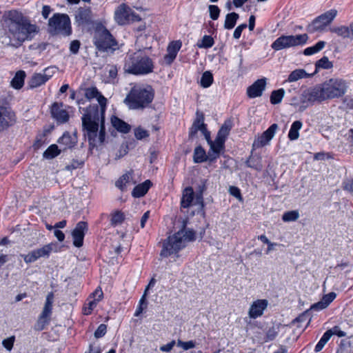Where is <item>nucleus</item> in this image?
I'll return each instance as SVG.
<instances>
[{
  "label": "nucleus",
  "instance_id": "f257e3e1",
  "mask_svg": "<svg viewBox=\"0 0 353 353\" xmlns=\"http://www.w3.org/2000/svg\"><path fill=\"white\" fill-rule=\"evenodd\" d=\"M85 97L88 99L97 98L101 106V118L97 105H90L83 110L84 111L82 117L83 128L85 132V135L88 139L90 145L94 148L97 146V143H103L105 140V130L103 114L107 99L96 88L87 89Z\"/></svg>",
  "mask_w": 353,
  "mask_h": 353
},
{
  "label": "nucleus",
  "instance_id": "f03ea898",
  "mask_svg": "<svg viewBox=\"0 0 353 353\" xmlns=\"http://www.w3.org/2000/svg\"><path fill=\"white\" fill-rule=\"evenodd\" d=\"M3 17L7 32L1 37V43L4 46L17 48L38 32V27L16 10L6 12Z\"/></svg>",
  "mask_w": 353,
  "mask_h": 353
},
{
  "label": "nucleus",
  "instance_id": "7ed1b4c3",
  "mask_svg": "<svg viewBox=\"0 0 353 353\" xmlns=\"http://www.w3.org/2000/svg\"><path fill=\"white\" fill-rule=\"evenodd\" d=\"M195 239V232L192 230L186 229L185 225L181 230L172 236H169L163 244V249L160 255L168 257L172 254H177L183 249L187 243Z\"/></svg>",
  "mask_w": 353,
  "mask_h": 353
},
{
  "label": "nucleus",
  "instance_id": "20e7f679",
  "mask_svg": "<svg viewBox=\"0 0 353 353\" xmlns=\"http://www.w3.org/2000/svg\"><path fill=\"white\" fill-rule=\"evenodd\" d=\"M154 92L150 85H135L124 99V103L132 110H143L152 101Z\"/></svg>",
  "mask_w": 353,
  "mask_h": 353
},
{
  "label": "nucleus",
  "instance_id": "39448f33",
  "mask_svg": "<svg viewBox=\"0 0 353 353\" xmlns=\"http://www.w3.org/2000/svg\"><path fill=\"white\" fill-rule=\"evenodd\" d=\"M125 72L136 75H143L153 71L152 60L141 51L130 54L125 59Z\"/></svg>",
  "mask_w": 353,
  "mask_h": 353
},
{
  "label": "nucleus",
  "instance_id": "423d86ee",
  "mask_svg": "<svg viewBox=\"0 0 353 353\" xmlns=\"http://www.w3.org/2000/svg\"><path fill=\"white\" fill-rule=\"evenodd\" d=\"M94 43L96 48L102 52H114L118 49V43L105 28H98L94 34Z\"/></svg>",
  "mask_w": 353,
  "mask_h": 353
},
{
  "label": "nucleus",
  "instance_id": "0eeeda50",
  "mask_svg": "<svg viewBox=\"0 0 353 353\" xmlns=\"http://www.w3.org/2000/svg\"><path fill=\"white\" fill-rule=\"evenodd\" d=\"M327 99H338L347 92L348 83L340 78H332L322 83Z\"/></svg>",
  "mask_w": 353,
  "mask_h": 353
},
{
  "label": "nucleus",
  "instance_id": "6e6552de",
  "mask_svg": "<svg viewBox=\"0 0 353 353\" xmlns=\"http://www.w3.org/2000/svg\"><path fill=\"white\" fill-rule=\"evenodd\" d=\"M308 39L306 34L297 35H282L277 38L271 45L274 50H281L285 48L294 47L305 44Z\"/></svg>",
  "mask_w": 353,
  "mask_h": 353
},
{
  "label": "nucleus",
  "instance_id": "1a4fd4ad",
  "mask_svg": "<svg viewBox=\"0 0 353 353\" xmlns=\"http://www.w3.org/2000/svg\"><path fill=\"white\" fill-rule=\"evenodd\" d=\"M49 28L53 33H61L69 35L71 32L70 21L67 14H55L49 20Z\"/></svg>",
  "mask_w": 353,
  "mask_h": 353
},
{
  "label": "nucleus",
  "instance_id": "9d476101",
  "mask_svg": "<svg viewBox=\"0 0 353 353\" xmlns=\"http://www.w3.org/2000/svg\"><path fill=\"white\" fill-rule=\"evenodd\" d=\"M337 13L338 12L336 9H331L319 15L309 25L308 31L310 32L323 31L335 19Z\"/></svg>",
  "mask_w": 353,
  "mask_h": 353
},
{
  "label": "nucleus",
  "instance_id": "9b49d317",
  "mask_svg": "<svg viewBox=\"0 0 353 353\" xmlns=\"http://www.w3.org/2000/svg\"><path fill=\"white\" fill-rule=\"evenodd\" d=\"M114 18L117 22L120 25H125L130 21H139L141 20V17L125 3L121 4L116 9Z\"/></svg>",
  "mask_w": 353,
  "mask_h": 353
},
{
  "label": "nucleus",
  "instance_id": "f8f14e48",
  "mask_svg": "<svg viewBox=\"0 0 353 353\" xmlns=\"http://www.w3.org/2000/svg\"><path fill=\"white\" fill-rule=\"evenodd\" d=\"M304 102L321 103L327 100L322 83L306 90L303 94Z\"/></svg>",
  "mask_w": 353,
  "mask_h": 353
},
{
  "label": "nucleus",
  "instance_id": "ddd939ff",
  "mask_svg": "<svg viewBox=\"0 0 353 353\" xmlns=\"http://www.w3.org/2000/svg\"><path fill=\"white\" fill-rule=\"evenodd\" d=\"M54 247L55 245L53 243L45 245L42 248L32 250L27 254H22L21 256L26 263H31L41 257L48 258Z\"/></svg>",
  "mask_w": 353,
  "mask_h": 353
},
{
  "label": "nucleus",
  "instance_id": "4468645a",
  "mask_svg": "<svg viewBox=\"0 0 353 353\" xmlns=\"http://www.w3.org/2000/svg\"><path fill=\"white\" fill-rule=\"evenodd\" d=\"M55 68H46L40 73H34L29 81L28 85L30 88H34L44 84L54 74Z\"/></svg>",
  "mask_w": 353,
  "mask_h": 353
},
{
  "label": "nucleus",
  "instance_id": "2eb2a0df",
  "mask_svg": "<svg viewBox=\"0 0 353 353\" xmlns=\"http://www.w3.org/2000/svg\"><path fill=\"white\" fill-rule=\"evenodd\" d=\"M278 128L276 123L271 125L264 132L254 139L252 144V149L256 150L269 144L270 141L274 137Z\"/></svg>",
  "mask_w": 353,
  "mask_h": 353
},
{
  "label": "nucleus",
  "instance_id": "dca6fc26",
  "mask_svg": "<svg viewBox=\"0 0 353 353\" xmlns=\"http://www.w3.org/2000/svg\"><path fill=\"white\" fill-rule=\"evenodd\" d=\"M75 21L79 26L90 25L93 23V14L88 7H81L75 12Z\"/></svg>",
  "mask_w": 353,
  "mask_h": 353
},
{
  "label": "nucleus",
  "instance_id": "f3484780",
  "mask_svg": "<svg viewBox=\"0 0 353 353\" xmlns=\"http://www.w3.org/2000/svg\"><path fill=\"white\" fill-rule=\"evenodd\" d=\"M103 292L101 289H97L87 299V303H85L83 308V314L89 315L92 310L96 307L98 303L103 298Z\"/></svg>",
  "mask_w": 353,
  "mask_h": 353
},
{
  "label": "nucleus",
  "instance_id": "a211bd4d",
  "mask_svg": "<svg viewBox=\"0 0 353 353\" xmlns=\"http://www.w3.org/2000/svg\"><path fill=\"white\" fill-rule=\"evenodd\" d=\"M15 122V114L10 108L0 106V130H2Z\"/></svg>",
  "mask_w": 353,
  "mask_h": 353
},
{
  "label": "nucleus",
  "instance_id": "6ab92c4d",
  "mask_svg": "<svg viewBox=\"0 0 353 353\" xmlns=\"http://www.w3.org/2000/svg\"><path fill=\"white\" fill-rule=\"evenodd\" d=\"M87 230V223L83 221L79 222L74 229L72 234L73 237V244L77 248L83 245L85 231Z\"/></svg>",
  "mask_w": 353,
  "mask_h": 353
},
{
  "label": "nucleus",
  "instance_id": "aec40b11",
  "mask_svg": "<svg viewBox=\"0 0 353 353\" xmlns=\"http://www.w3.org/2000/svg\"><path fill=\"white\" fill-rule=\"evenodd\" d=\"M52 117L59 123H63L68 121L69 114L68 112L63 108V104L54 103L51 108Z\"/></svg>",
  "mask_w": 353,
  "mask_h": 353
},
{
  "label": "nucleus",
  "instance_id": "412c9836",
  "mask_svg": "<svg viewBox=\"0 0 353 353\" xmlns=\"http://www.w3.org/2000/svg\"><path fill=\"white\" fill-rule=\"evenodd\" d=\"M266 86V79L262 78L256 80L252 85L249 86L247 94L250 98L261 97Z\"/></svg>",
  "mask_w": 353,
  "mask_h": 353
},
{
  "label": "nucleus",
  "instance_id": "4be33fe9",
  "mask_svg": "<svg viewBox=\"0 0 353 353\" xmlns=\"http://www.w3.org/2000/svg\"><path fill=\"white\" fill-rule=\"evenodd\" d=\"M268 302L265 299H258L252 303L249 310V316L252 319H256L263 314L268 307Z\"/></svg>",
  "mask_w": 353,
  "mask_h": 353
},
{
  "label": "nucleus",
  "instance_id": "5701e85b",
  "mask_svg": "<svg viewBox=\"0 0 353 353\" xmlns=\"http://www.w3.org/2000/svg\"><path fill=\"white\" fill-rule=\"evenodd\" d=\"M224 143L225 142L217 139H215L214 141H209V145L210 147L208 150L209 161H214L219 157L221 152L223 149Z\"/></svg>",
  "mask_w": 353,
  "mask_h": 353
},
{
  "label": "nucleus",
  "instance_id": "b1692460",
  "mask_svg": "<svg viewBox=\"0 0 353 353\" xmlns=\"http://www.w3.org/2000/svg\"><path fill=\"white\" fill-rule=\"evenodd\" d=\"M181 45L180 41H174L170 43L167 48V54L164 56L166 63L170 65L174 61Z\"/></svg>",
  "mask_w": 353,
  "mask_h": 353
},
{
  "label": "nucleus",
  "instance_id": "393cba45",
  "mask_svg": "<svg viewBox=\"0 0 353 353\" xmlns=\"http://www.w3.org/2000/svg\"><path fill=\"white\" fill-rule=\"evenodd\" d=\"M58 143L63 147V150H65L73 148L77 144V137L74 133L70 134L65 132L62 137L59 139Z\"/></svg>",
  "mask_w": 353,
  "mask_h": 353
},
{
  "label": "nucleus",
  "instance_id": "a878e982",
  "mask_svg": "<svg viewBox=\"0 0 353 353\" xmlns=\"http://www.w3.org/2000/svg\"><path fill=\"white\" fill-rule=\"evenodd\" d=\"M118 68L115 65H108L104 70V82L115 84L118 81Z\"/></svg>",
  "mask_w": 353,
  "mask_h": 353
},
{
  "label": "nucleus",
  "instance_id": "bb28decb",
  "mask_svg": "<svg viewBox=\"0 0 353 353\" xmlns=\"http://www.w3.org/2000/svg\"><path fill=\"white\" fill-rule=\"evenodd\" d=\"M135 181L132 178V172H128L123 174L115 183V185L121 191H125L128 186L132 185Z\"/></svg>",
  "mask_w": 353,
  "mask_h": 353
},
{
  "label": "nucleus",
  "instance_id": "cd10ccee",
  "mask_svg": "<svg viewBox=\"0 0 353 353\" xmlns=\"http://www.w3.org/2000/svg\"><path fill=\"white\" fill-rule=\"evenodd\" d=\"M206 125L204 123V117L202 113L196 112V118L194 120L189 132V135L193 137L200 130H205Z\"/></svg>",
  "mask_w": 353,
  "mask_h": 353
},
{
  "label": "nucleus",
  "instance_id": "c85d7f7f",
  "mask_svg": "<svg viewBox=\"0 0 353 353\" xmlns=\"http://www.w3.org/2000/svg\"><path fill=\"white\" fill-rule=\"evenodd\" d=\"M151 181L146 180L143 183L135 186L132 190V194L135 198H139L144 196L151 186Z\"/></svg>",
  "mask_w": 353,
  "mask_h": 353
},
{
  "label": "nucleus",
  "instance_id": "c756f323",
  "mask_svg": "<svg viewBox=\"0 0 353 353\" xmlns=\"http://www.w3.org/2000/svg\"><path fill=\"white\" fill-rule=\"evenodd\" d=\"M111 123L115 129L122 133H128L130 130V125L117 117H112Z\"/></svg>",
  "mask_w": 353,
  "mask_h": 353
},
{
  "label": "nucleus",
  "instance_id": "7c9ffc66",
  "mask_svg": "<svg viewBox=\"0 0 353 353\" xmlns=\"http://www.w3.org/2000/svg\"><path fill=\"white\" fill-rule=\"evenodd\" d=\"M194 198V191L190 187L186 188L183 192L181 205L183 208L190 207Z\"/></svg>",
  "mask_w": 353,
  "mask_h": 353
},
{
  "label": "nucleus",
  "instance_id": "2f4dec72",
  "mask_svg": "<svg viewBox=\"0 0 353 353\" xmlns=\"http://www.w3.org/2000/svg\"><path fill=\"white\" fill-rule=\"evenodd\" d=\"M54 302V294L53 292H49L46 296V302L43 308L41 315L50 318L52 312V306Z\"/></svg>",
  "mask_w": 353,
  "mask_h": 353
},
{
  "label": "nucleus",
  "instance_id": "473e14b6",
  "mask_svg": "<svg viewBox=\"0 0 353 353\" xmlns=\"http://www.w3.org/2000/svg\"><path fill=\"white\" fill-rule=\"evenodd\" d=\"M330 31L336 34L337 36L342 37L343 39L350 38L352 39L350 26H334L330 28Z\"/></svg>",
  "mask_w": 353,
  "mask_h": 353
},
{
  "label": "nucleus",
  "instance_id": "72a5a7b5",
  "mask_svg": "<svg viewBox=\"0 0 353 353\" xmlns=\"http://www.w3.org/2000/svg\"><path fill=\"white\" fill-rule=\"evenodd\" d=\"M232 127V123L231 121H226L223 124L221 128L218 132L216 139L225 142L226 137L229 134L230 131Z\"/></svg>",
  "mask_w": 353,
  "mask_h": 353
},
{
  "label": "nucleus",
  "instance_id": "f704fd0d",
  "mask_svg": "<svg viewBox=\"0 0 353 353\" xmlns=\"http://www.w3.org/2000/svg\"><path fill=\"white\" fill-rule=\"evenodd\" d=\"M194 161L195 163H203L209 161L208 153L201 146H198L194 151Z\"/></svg>",
  "mask_w": 353,
  "mask_h": 353
},
{
  "label": "nucleus",
  "instance_id": "c9c22d12",
  "mask_svg": "<svg viewBox=\"0 0 353 353\" xmlns=\"http://www.w3.org/2000/svg\"><path fill=\"white\" fill-rule=\"evenodd\" d=\"M303 123L301 121H295L292 123L288 133V138L291 141L298 139L299 137V131L302 128Z\"/></svg>",
  "mask_w": 353,
  "mask_h": 353
},
{
  "label": "nucleus",
  "instance_id": "e433bc0d",
  "mask_svg": "<svg viewBox=\"0 0 353 353\" xmlns=\"http://www.w3.org/2000/svg\"><path fill=\"white\" fill-rule=\"evenodd\" d=\"M25 77L26 73L24 71H18L11 81L12 87L15 89L21 88L24 83Z\"/></svg>",
  "mask_w": 353,
  "mask_h": 353
},
{
  "label": "nucleus",
  "instance_id": "4c0bfd02",
  "mask_svg": "<svg viewBox=\"0 0 353 353\" xmlns=\"http://www.w3.org/2000/svg\"><path fill=\"white\" fill-rule=\"evenodd\" d=\"M310 74H307L303 69H297L292 71L288 76V81L289 82H294L302 78L308 77Z\"/></svg>",
  "mask_w": 353,
  "mask_h": 353
},
{
  "label": "nucleus",
  "instance_id": "58836bf2",
  "mask_svg": "<svg viewBox=\"0 0 353 353\" xmlns=\"http://www.w3.org/2000/svg\"><path fill=\"white\" fill-rule=\"evenodd\" d=\"M238 19L239 14L236 12H231L228 14L225 20L224 28L228 30L232 29L234 27Z\"/></svg>",
  "mask_w": 353,
  "mask_h": 353
},
{
  "label": "nucleus",
  "instance_id": "ea45409f",
  "mask_svg": "<svg viewBox=\"0 0 353 353\" xmlns=\"http://www.w3.org/2000/svg\"><path fill=\"white\" fill-rule=\"evenodd\" d=\"M61 152V150L58 148L56 144L50 145L48 149L43 152V157L47 159H52L58 156Z\"/></svg>",
  "mask_w": 353,
  "mask_h": 353
},
{
  "label": "nucleus",
  "instance_id": "a19ab883",
  "mask_svg": "<svg viewBox=\"0 0 353 353\" xmlns=\"http://www.w3.org/2000/svg\"><path fill=\"white\" fill-rule=\"evenodd\" d=\"M285 90L283 88L274 90L270 95V102L272 104L280 103L284 97Z\"/></svg>",
  "mask_w": 353,
  "mask_h": 353
},
{
  "label": "nucleus",
  "instance_id": "79ce46f5",
  "mask_svg": "<svg viewBox=\"0 0 353 353\" xmlns=\"http://www.w3.org/2000/svg\"><path fill=\"white\" fill-rule=\"evenodd\" d=\"M325 46V42L320 41L317 42L314 46L307 48L304 50L305 55H312L321 50Z\"/></svg>",
  "mask_w": 353,
  "mask_h": 353
},
{
  "label": "nucleus",
  "instance_id": "37998d69",
  "mask_svg": "<svg viewBox=\"0 0 353 353\" xmlns=\"http://www.w3.org/2000/svg\"><path fill=\"white\" fill-rule=\"evenodd\" d=\"M124 219L123 213L120 211H116L111 214L110 224L114 227L117 226L123 223Z\"/></svg>",
  "mask_w": 353,
  "mask_h": 353
},
{
  "label": "nucleus",
  "instance_id": "c03bdc74",
  "mask_svg": "<svg viewBox=\"0 0 353 353\" xmlns=\"http://www.w3.org/2000/svg\"><path fill=\"white\" fill-rule=\"evenodd\" d=\"M213 82V77L210 72L205 71L202 74L201 79V85L203 88H208L211 85Z\"/></svg>",
  "mask_w": 353,
  "mask_h": 353
},
{
  "label": "nucleus",
  "instance_id": "a18cd8bd",
  "mask_svg": "<svg viewBox=\"0 0 353 353\" xmlns=\"http://www.w3.org/2000/svg\"><path fill=\"white\" fill-rule=\"evenodd\" d=\"M299 218V213L297 210L285 212L282 216L284 222L295 221Z\"/></svg>",
  "mask_w": 353,
  "mask_h": 353
},
{
  "label": "nucleus",
  "instance_id": "49530a36",
  "mask_svg": "<svg viewBox=\"0 0 353 353\" xmlns=\"http://www.w3.org/2000/svg\"><path fill=\"white\" fill-rule=\"evenodd\" d=\"M246 165L249 168H254L256 170L261 171L263 168V165L259 158L250 157L246 161Z\"/></svg>",
  "mask_w": 353,
  "mask_h": 353
},
{
  "label": "nucleus",
  "instance_id": "de8ad7c7",
  "mask_svg": "<svg viewBox=\"0 0 353 353\" xmlns=\"http://www.w3.org/2000/svg\"><path fill=\"white\" fill-rule=\"evenodd\" d=\"M50 318L39 315L37 323L34 325V329L37 331H41L45 329L46 326L48 325Z\"/></svg>",
  "mask_w": 353,
  "mask_h": 353
},
{
  "label": "nucleus",
  "instance_id": "09e8293b",
  "mask_svg": "<svg viewBox=\"0 0 353 353\" xmlns=\"http://www.w3.org/2000/svg\"><path fill=\"white\" fill-rule=\"evenodd\" d=\"M214 39L210 35H205L201 42L197 43V46L199 48H209L214 45Z\"/></svg>",
  "mask_w": 353,
  "mask_h": 353
},
{
  "label": "nucleus",
  "instance_id": "8fccbe9b",
  "mask_svg": "<svg viewBox=\"0 0 353 353\" xmlns=\"http://www.w3.org/2000/svg\"><path fill=\"white\" fill-rule=\"evenodd\" d=\"M315 66L316 69H330L332 68L333 65L327 57H323L321 59L316 61Z\"/></svg>",
  "mask_w": 353,
  "mask_h": 353
},
{
  "label": "nucleus",
  "instance_id": "3c124183",
  "mask_svg": "<svg viewBox=\"0 0 353 353\" xmlns=\"http://www.w3.org/2000/svg\"><path fill=\"white\" fill-rule=\"evenodd\" d=\"M330 339V334L327 332V331L323 334V336L321 338L320 341L318 342V343L316 345L314 351L316 352H320L325 345L327 343V341Z\"/></svg>",
  "mask_w": 353,
  "mask_h": 353
},
{
  "label": "nucleus",
  "instance_id": "603ef678",
  "mask_svg": "<svg viewBox=\"0 0 353 353\" xmlns=\"http://www.w3.org/2000/svg\"><path fill=\"white\" fill-rule=\"evenodd\" d=\"M279 325L272 326L268 329L266 333V338L268 341H272L275 339L279 333Z\"/></svg>",
  "mask_w": 353,
  "mask_h": 353
},
{
  "label": "nucleus",
  "instance_id": "864d4df0",
  "mask_svg": "<svg viewBox=\"0 0 353 353\" xmlns=\"http://www.w3.org/2000/svg\"><path fill=\"white\" fill-rule=\"evenodd\" d=\"M134 136L137 139L141 140L149 136V132L141 127H138L134 130Z\"/></svg>",
  "mask_w": 353,
  "mask_h": 353
},
{
  "label": "nucleus",
  "instance_id": "5fc2aeb1",
  "mask_svg": "<svg viewBox=\"0 0 353 353\" xmlns=\"http://www.w3.org/2000/svg\"><path fill=\"white\" fill-rule=\"evenodd\" d=\"M176 344L179 347H181L184 350H188L194 348L196 346L195 342L193 341H189L185 342V341H182L181 340H178Z\"/></svg>",
  "mask_w": 353,
  "mask_h": 353
},
{
  "label": "nucleus",
  "instance_id": "6e6d98bb",
  "mask_svg": "<svg viewBox=\"0 0 353 353\" xmlns=\"http://www.w3.org/2000/svg\"><path fill=\"white\" fill-rule=\"evenodd\" d=\"M209 12L210 18L213 20H216L220 14V9L217 6L210 5L209 6Z\"/></svg>",
  "mask_w": 353,
  "mask_h": 353
},
{
  "label": "nucleus",
  "instance_id": "4d7b16f0",
  "mask_svg": "<svg viewBox=\"0 0 353 353\" xmlns=\"http://www.w3.org/2000/svg\"><path fill=\"white\" fill-rule=\"evenodd\" d=\"M336 296V294L335 292H330L324 295L321 300L327 307L334 300Z\"/></svg>",
  "mask_w": 353,
  "mask_h": 353
},
{
  "label": "nucleus",
  "instance_id": "13d9d810",
  "mask_svg": "<svg viewBox=\"0 0 353 353\" xmlns=\"http://www.w3.org/2000/svg\"><path fill=\"white\" fill-rule=\"evenodd\" d=\"M107 332V325L105 324H100L94 332V336L97 339L103 336Z\"/></svg>",
  "mask_w": 353,
  "mask_h": 353
},
{
  "label": "nucleus",
  "instance_id": "bf43d9fd",
  "mask_svg": "<svg viewBox=\"0 0 353 353\" xmlns=\"http://www.w3.org/2000/svg\"><path fill=\"white\" fill-rule=\"evenodd\" d=\"M327 332L330 334V337L332 335H336L339 337L345 336L346 333L341 330L339 326H334L332 329L328 330Z\"/></svg>",
  "mask_w": 353,
  "mask_h": 353
},
{
  "label": "nucleus",
  "instance_id": "052dcab7",
  "mask_svg": "<svg viewBox=\"0 0 353 353\" xmlns=\"http://www.w3.org/2000/svg\"><path fill=\"white\" fill-rule=\"evenodd\" d=\"M14 336H10L8 339H4L2 341L3 346L8 350L10 351L14 343Z\"/></svg>",
  "mask_w": 353,
  "mask_h": 353
},
{
  "label": "nucleus",
  "instance_id": "680f3d73",
  "mask_svg": "<svg viewBox=\"0 0 353 353\" xmlns=\"http://www.w3.org/2000/svg\"><path fill=\"white\" fill-rule=\"evenodd\" d=\"M175 344H176L175 341L172 340L170 343H168L165 345H161L160 347V350L162 352H170L172 351V350L173 349Z\"/></svg>",
  "mask_w": 353,
  "mask_h": 353
},
{
  "label": "nucleus",
  "instance_id": "e2e57ef3",
  "mask_svg": "<svg viewBox=\"0 0 353 353\" xmlns=\"http://www.w3.org/2000/svg\"><path fill=\"white\" fill-rule=\"evenodd\" d=\"M82 162H80L77 160H72L68 165L65 166V170L71 171L72 170H75L80 167L82 165Z\"/></svg>",
  "mask_w": 353,
  "mask_h": 353
},
{
  "label": "nucleus",
  "instance_id": "0e129e2a",
  "mask_svg": "<svg viewBox=\"0 0 353 353\" xmlns=\"http://www.w3.org/2000/svg\"><path fill=\"white\" fill-rule=\"evenodd\" d=\"M80 48V42L78 40H74L71 42L70 46V50L73 54H77Z\"/></svg>",
  "mask_w": 353,
  "mask_h": 353
},
{
  "label": "nucleus",
  "instance_id": "69168bd1",
  "mask_svg": "<svg viewBox=\"0 0 353 353\" xmlns=\"http://www.w3.org/2000/svg\"><path fill=\"white\" fill-rule=\"evenodd\" d=\"M247 27V25L245 23L241 24L236 28V29L234 31L233 37L235 39H239L242 31Z\"/></svg>",
  "mask_w": 353,
  "mask_h": 353
},
{
  "label": "nucleus",
  "instance_id": "338daca9",
  "mask_svg": "<svg viewBox=\"0 0 353 353\" xmlns=\"http://www.w3.org/2000/svg\"><path fill=\"white\" fill-rule=\"evenodd\" d=\"M325 308H326V306L325 305V304L323 303L322 300H321L320 301L313 304L310 307V310H315V311H320V310H323Z\"/></svg>",
  "mask_w": 353,
  "mask_h": 353
},
{
  "label": "nucleus",
  "instance_id": "774afa93",
  "mask_svg": "<svg viewBox=\"0 0 353 353\" xmlns=\"http://www.w3.org/2000/svg\"><path fill=\"white\" fill-rule=\"evenodd\" d=\"M230 193L235 196L236 198L240 199L241 198V192L240 190L235 187V186H230Z\"/></svg>",
  "mask_w": 353,
  "mask_h": 353
}]
</instances>
